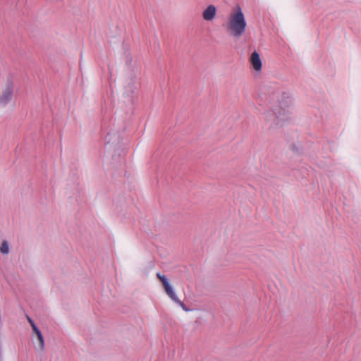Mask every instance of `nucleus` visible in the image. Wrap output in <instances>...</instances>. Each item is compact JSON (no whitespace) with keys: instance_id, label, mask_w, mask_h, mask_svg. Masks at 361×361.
<instances>
[{"instance_id":"obj_6","label":"nucleus","mask_w":361,"mask_h":361,"mask_svg":"<svg viewBox=\"0 0 361 361\" xmlns=\"http://www.w3.org/2000/svg\"><path fill=\"white\" fill-rule=\"evenodd\" d=\"M33 332L36 335L37 338L38 340L39 350H43L44 348V338H43V336H42L41 331H39V329H37L35 331H34Z\"/></svg>"},{"instance_id":"obj_7","label":"nucleus","mask_w":361,"mask_h":361,"mask_svg":"<svg viewBox=\"0 0 361 361\" xmlns=\"http://www.w3.org/2000/svg\"><path fill=\"white\" fill-rule=\"evenodd\" d=\"M0 251L3 254H8L9 249L6 241H3L0 247Z\"/></svg>"},{"instance_id":"obj_4","label":"nucleus","mask_w":361,"mask_h":361,"mask_svg":"<svg viewBox=\"0 0 361 361\" xmlns=\"http://www.w3.org/2000/svg\"><path fill=\"white\" fill-rule=\"evenodd\" d=\"M216 15V8L214 5L208 6L202 12V18L204 20L212 21Z\"/></svg>"},{"instance_id":"obj_2","label":"nucleus","mask_w":361,"mask_h":361,"mask_svg":"<svg viewBox=\"0 0 361 361\" xmlns=\"http://www.w3.org/2000/svg\"><path fill=\"white\" fill-rule=\"evenodd\" d=\"M157 276L160 280V281L161 282V283H162V285H163V286L164 288V290H165L167 295L173 302H175L176 303L178 304L183 308V310L188 311V310L185 307V304L181 300H180L178 298V297L176 296V295L175 294L172 287L169 284V282L167 278L164 275H161L160 273H157Z\"/></svg>"},{"instance_id":"obj_8","label":"nucleus","mask_w":361,"mask_h":361,"mask_svg":"<svg viewBox=\"0 0 361 361\" xmlns=\"http://www.w3.org/2000/svg\"><path fill=\"white\" fill-rule=\"evenodd\" d=\"M27 320H28V322H29V323H30V324L33 331L38 329L37 326L35 325V322H33V320L31 318L27 317Z\"/></svg>"},{"instance_id":"obj_5","label":"nucleus","mask_w":361,"mask_h":361,"mask_svg":"<svg viewBox=\"0 0 361 361\" xmlns=\"http://www.w3.org/2000/svg\"><path fill=\"white\" fill-rule=\"evenodd\" d=\"M250 61L252 64V68L256 71H260L262 69V61L259 54L257 51L252 53L250 59Z\"/></svg>"},{"instance_id":"obj_3","label":"nucleus","mask_w":361,"mask_h":361,"mask_svg":"<svg viewBox=\"0 0 361 361\" xmlns=\"http://www.w3.org/2000/svg\"><path fill=\"white\" fill-rule=\"evenodd\" d=\"M13 83L8 80L0 90V105L6 106L11 100L13 93Z\"/></svg>"},{"instance_id":"obj_1","label":"nucleus","mask_w":361,"mask_h":361,"mask_svg":"<svg viewBox=\"0 0 361 361\" xmlns=\"http://www.w3.org/2000/svg\"><path fill=\"white\" fill-rule=\"evenodd\" d=\"M224 27L232 37L238 38L244 34L247 27V22L240 6H238L234 8L228 14Z\"/></svg>"}]
</instances>
